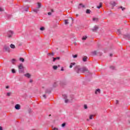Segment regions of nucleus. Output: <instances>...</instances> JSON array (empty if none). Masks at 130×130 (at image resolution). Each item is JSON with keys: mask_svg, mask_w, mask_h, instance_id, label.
I'll return each instance as SVG.
<instances>
[{"mask_svg": "<svg viewBox=\"0 0 130 130\" xmlns=\"http://www.w3.org/2000/svg\"><path fill=\"white\" fill-rule=\"evenodd\" d=\"M74 70L77 74L79 73H86L87 74H90V71L86 67H83L81 68L80 66H77L74 68Z\"/></svg>", "mask_w": 130, "mask_h": 130, "instance_id": "1", "label": "nucleus"}, {"mask_svg": "<svg viewBox=\"0 0 130 130\" xmlns=\"http://www.w3.org/2000/svg\"><path fill=\"white\" fill-rule=\"evenodd\" d=\"M18 69L19 73H24L25 68H24V66H23V63H20L19 64V66H18Z\"/></svg>", "mask_w": 130, "mask_h": 130, "instance_id": "2", "label": "nucleus"}, {"mask_svg": "<svg viewBox=\"0 0 130 130\" xmlns=\"http://www.w3.org/2000/svg\"><path fill=\"white\" fill-rule=\"evenodd\" d=\"M7 34L8 35L9 38H11V37H12L13 36V35L14 34V32L12 31L11 30H10L7 32Z\"/></svg>", "mask_w": 130, "mask_h": 130, "instance_id": "3", "label": "nucleus"}, {"mask_svg": "<svg viewBox=\"0 0 130 130\" xmlns=\"http://www.w3.org/2000/svg\"><path fill=\"white\" fill-rule=\"evenodd\" d=\"M4 49H5V51H7L8 52H10V47L7 45H5L4 47Z\"/></svg>", "mask_w": 130, "mask_h": 130, "instance_id": "4", "label": "nucleus"}, {"mask_svg": "<svg viewBox=\"0 0 130 130\" xmlns=\"http://www.w3.org/2000/svg\"><path fill=\"white\" fill-rule=\"evenodd\" d=\"M62 96H63V99L65 100V103H69V100L67 99V98H68V96H67V94H62Z\"/></svg>", "mask_w": 130, "mask_h": 130, "instance_id": "5", "label": "nucleus"}, {"mask_svg": "<svg viewBox=\"0 0 130 130\" xmlns=\"http://www.w3.org/2000/svg\"><path fill=\"white\" fill-rule=\"evenodd\" d=\"M98 29H99V27L97 25H95L94 28L92 29V31L93 32H96Z\"/></svg>", "mask_w": 130, "mask_h": 130, "instance_id": "6", "label": "nucleus"}, {"mask_svg": "<svg viewBox=\"0 0 130 130\" xmlns=\"http://www.w3.org/2000/svg\"><path fill=\"white\" fill-rule=\"evenodd\" d=\"M15 108L17 110H19V109H21V106L19 104H17L15 106Z\"/></svg>", "mask_w": 130, "mask_h": 130, "instance_id": "7", "label": "nucleus"}, {"mask_svg": "<svg viewBox=\"0 0 130 130\" xmlns=\"http://www.w3.org/2000/svg\"><path fill=\"white\" fill-rule=\"evenodd\" d=\"M81 8H85V5H83V4H79L78 9V10H80V9H81Z\"/></svg>", "mask_w": 130, "mask_h": 130, "instance_id": "8", "label": "nucleus"}, {"mask_svg": "<svg viewBox=\"0 0 130 130\" xmlns=\"http://www.w3.org/2000/svg\"><path fill=\"white\" fill-rule=\"evenodd\" d=\"M39 9L40 8H38V7H37L36 9H34L33 11L35 13H36V14H37L40 11Z\"/></svg>", "mask_w": 130, "mask_h": 130, "instance_id": "9", "label": "nucleus"}, {"mask_svg": "<svg viewBox=\"0 0 130 130\" xmlns=\"http://www.w3.org/2000/svg\"><path fill=\"white\" fill-rule=\"evenodd\" d=\"M45 93L46 94H50V93H51V90L50 89H46L45 91Z\"/></svg>", "mask_w": 130, "mask_h": 130, "instance_id": "10", "label": "nucleus"}, {"mask_svg": "<svg viewBox=\"0 0 130 130\" xmlns=\"http://www.w3.org/2000/svg\"><path fill=\"white\" fill-rule=\"evenodd\" d=\"M56 59L59 60L60 59V57H57L56 58L53 57V61H55Z\"/></svg>", "mask_w": 130, "mask_h": 130, "instance_id": "11", "label": "nucleus"}, {"mask_svg": "<svg viewBox=\"0 0 130 130\" xmlns=\"http://www.w3.org/2000/svg\"><path fill=\"white\" fill-rule=\"evenodd\" d=\"M25 77H26V78H30L31 77V75L29 73H27L26 74H24Z\"/></svg>", "mask_w": 130, "mask_h": 130, "instance_id": "12", "label": "nucleus"}, {"mask_svg": "<svg viewBox=\"0 0 130 130\" xmlns=\"http://www.w3.org/2000/svg\"><path fill=\"white\" fill-rule=\"evenodd\" d=\"M98 93H100V89L99 88H98L95 91V94H97Z\"/></svg>", "mask_w": 130, "mask_h": 130, "instance_id": "13", "label": "nucleus"}, {"mask_svg": "<svg viewBox=\"0 0 130 130\" xmlns=\"http://www.w3.org/2000/svg\"><path fill=\"white\" fill-rule=\"evenodd\" d=\"M37 5H38L37 8H38V9H41V3L38 2V3H37Z\"/></svg>", "mask_w": 130, "mask_h": 130, "instance_id": "14", "label": "nucleus"}, {"mask_svg": "<svg viewBox=\"0 0 130 130\" xmlns=\"http://www.w3.org/2000/svg\"><path fill=\"white\" fill-rule=\"evenodd\" d=\"M123 38H127L128 39H129V38H130L129 35H125L123 36Z\"/></svg>", "mask_w": 130, "mask_h": 130, "instance_id": "15", "label": "nucleus"}, {"mask_svg": "<svg viewBox=\"0 0 130 130\" xmlns=\"http://www.w3.org/2000/svg\"><path fill=\"white\" fill-rule=\"evenodd\" d=\"M110 4L112 6V7H115V5H116L115 4V2H111Z\"/></svg>", "mask_w": 130, "mask_h": 130, "instance_id": "16", "label": "nucleus"}, {"mask_svg": "<svg viewBox=\"0 0 130 130\" xmlns=\"http://www.w3.org/2000/svg\"><path fill=\"white\" fill-rule=\"evenodd\" d=\"M88 59V57L87 56H84L83 58V61L86 62L87 61V59Z\"/></svg>", "mask_w": 130, "mask_h": 130, "instance_id": "17", "label": "nucleus"}, {"mask_svg": "<svg viewBox=\"0 0 130 130\" xmlns=\"http://www.w3.org/2000/svg\"><path fill=\"white\" fill-rule=\"evenodd\" d=\"M75 64H76V62L71 63V64L70 66V69H72L73 68V66H75Z\"/></svg>", "mask_w": 130, "mask_h": 130, "instance_id": "18", "label": "nucleus"}, {"mask_svg": "<svg viewBox=\"0 0 130 130\" xmlns=\"http://www.w3.org/2000/svg\"><path fill=\"white\" fill-rule=\"evenodd\" d=\"M86 14H91V11L90 10V9H87L86 11Z\"/></svg>", "mask_w": 130, "mask_h": 130, "instance_id": "19", "label": "nucleus"}, {"mask_svg": "<svg viewBox=\"0 0 130 130\" xmlns=\"http://www.w3.org/2000/svg\"><path fill=\"white\" fill-rule=\"evenodd\" d=\"M10 47L11 48H13V49L16 48V46H15V45L12 44L10 45Z\"/></svg>", "mask_w": 130, "mask_h": 130, "instance_id": "20", "label": "nucleus"}, {"mask_svg": "<svg viewBox=\"0 0 130 130\" xmlns=\"http://www.w3.org/2000/svg\"><path fill=\"white\" fill-rule=\"evenodd\" d=\"M48 56H50V55H52V56H54V53H48Z\"/></svg>", "mask_w": 130, "mask_h": 130, "instance_id": "21", "label": "nucleus"}, {"mask_svg": "<svg viewBox=\"0 0 130 130\" xmlns=\"http://www.w3.org/2000/svg\"><path fill=\"white\" fill-rule=\"evenodd\" d=\"M101 8H102V3L101 2L100 3V6H97V8L98 9H100Z\"/></svg>", "mask_w": 130, "mask_h": 130, "instance_id": "22", "label": "nucleus"}, {"mask_svg": "<svg viewBox=\"0 0 130 130\" xmlns=\"http://www.w3.org/2000/svg\"><path fill=\"white\" fill-rule=\"evenodd\" d=\"M65 25L69 24V19H66L64 20Z\"/></svg>", "mask_w": 130, "mask_h": 130, "instance_id": "23", "label": "nucleus"}, {"mask_svg": "<svg viewBox=\"0 0 130 130\" xmlns=\"http://www.w3.org/2000/svg\"><path fill=\"white\" fill-rule=\"evenodd\" d=\"M117 34H118V35H120V34H121V32L120 31V29H118L117 31Z\"/></svg>", "mask_w": 130, "mask_h": 130, "instance_id": "24", "label": "nucleus"}, {"mask_svg": "<svg viewBox=\"0 0 130 130\" xmlns=\"http://www.w3.org/2000/svg\"><path fill=\"white\" fill-rule=\"evenodd\" d=\"M19 60H20V61H22V62H24V61H25V59L22 57L20 58Z\"/></svg>", "mask_w": 130, "mask_h": 130, "instance_id": "25", "label": "nucleus"}, {"mask_svg": "<svg viewBox=\"0 0 130 130\" xmlns=\"http://www.w3.org/2000/svg\"><path fill=\"white\" fill-rule=\"evenodd\" d=\"M87 38H88V37H87V36H83L82 37V40H86V39H87Z\"/></svg>", "mask_w": 130, "mask_h": 130, "instance_id": "26", "label": "nucleus"}, {"mask_svg": "<svg viewBox=\"0 0 130 130\" xmlns=\"http://www.w3.org/2000/svg\"><path fill=\"white\" fill-rule=\"evenodd\" d=\"M11 72L13 74H16V70L14 69H12Z\"/></svg>", "mask_w": 130, "mask_h": 130, "instance_id": "27", "label": "nucleus"}, {"mask_svg": "<svg viewBox=\"0 0 130 130\" xmlns=\"http://www.w3.org/2000/svg\"><path fill=\"white\" fill-rule=\"evenodd\" d=\"M92 54H93V55H96V54H97V52L96 51H94L93 52H91Z\"/></svg>", "mask_w": 130, "mask_h": 130, "instance_id": "28", "label": "nucleus"}, {"mask_svg": "<svg viewBox=\"0 0 130 130\" xmlns=\"http://www.w3.org/2000/svg\"><path fill=\"white\" fill-rule=\"evenodd\" d=\"M40 30H41V31H44V30H45V28L44 27H41L40 28Z\"/></svg>", "mask_w": 130, "mask_h": 130, "instance_id": "29", "label": "nucleus"}, {"mask_svg": "<svg viewBox=\"0 0 130 130\" xmlns=\"http://www.w3.org/2000/svg\"><path fill=\"white\" fill-rule=\"evenodd\" d=\"M15 61H16V59H12V63H13V64H15Z\"/></svg>", "mask_w": 130, "mask_h": 130, "instance_id": "30", "label": "nucleus"}, {"mask_svg": "<svg viewBox=\"0 0 130 130\" xmlns=\"http://www.w3.org/2000/svg\"><path fill=\"white\" fill-rule=\"evenodd\" d=\"M110 69H111V70H115V67H114V66H110Z\"/></svg>", "mask_w": 130, "mask_h": 130, "instance_id": "31", "label": "nucleus"}, {"mask_svg": "<svg viewBox=\"0 0 130 130\" xmlns=\"http://www.w3.org/2000/svg\"><path fill=\"white\" fill-rule=\"evenodd\" d=\"M93 116H94L93 115H90L89 116V119H93Z\"/></svg>", "mask_w": 130, "mask_h": 130, "instance_id": "32", "label": "nucleus"}, {"mask_svg": "<svg viewBox=\"0 0 130 130\" xmlns=\"http://www.w3.org/2000/svg\"><path fill=\"white\" fill-rule=\"evenodd\" d=\"M84 109H88V106H87V105H84Z\"/></svg>", "mask_w": 130, "mask_h": 130, "instance_id": "33", "label": "nucleus"}, {"mask_svg": "<svg viewBox=\"0 0 130 130\" xmlns=\"http://www.w3.org/2000/svg\"><path fill=\"white\" fill-rule=\"evenodd\" d=\"M120 8L121 9L122 11H124V10H125V8H123L122 6H120Z\"/></svg>", "mask_w": 130, "mask_h": 130, "instance_id": "34", "label": "nucleus"}, {"mask_svg": "<svg viewBox=\"0 0 130 130\" xmlns=\"http://www.w3.org/2000/svg\"><path fill=\"white\" fill-rule=\"evenodd\" d=\"M73 57H74V58H76L78 57V55H77V54L73 55Z\"/></svg>", "mask_w": 130, "mask_h": 130, "instance_id": "35", "label": "nucleus"}, {"mask_svg": "<svg viewBox=\"0 0 130 130\" xmlns=\"http://www.w3.org/2000/svg\"><path fill=\"white\" fill-rule=\"evenodd\" d=\"M53 68L54 70H57V67L56 66H54Z\"/></svg>", "mask_w": 130, "mask_h": 130, "instance_id": "36", "label": "nucleus"}, {"mask_svg": "<svg viewBox=\"0 0 130 130\" xmlns=\"http://www.w3.org/2000/svg\"><path fill=\"white\" fill-rule=\"evenodd\" d=\"M53 86V87H56V86H57V83L55 82Z\"/></svg>", "mask_w": 130, "mask_h": 130, "instance_id": "37", "label": "nucleus"}, {"mask_svg": "<svg viewBox=\"0 0 130 130\" xmlns=\"http://www.w3.org/2000/svg\"><path fill=\"white\" fill-rule=\"evenodd\" d=\"M66 123H62V124H61V126L62 127H64V126H66Z\"/></svg>", "mask_w": 130, "mask_h": 130, "instance_id": "38", "label": "nucleus"}, {"mask_svg": "<svg viewBox=\"0 0 130 130\" xmlns=\"http://www.w3.org/2000/svg\"><path fill=\"white\" fill-rule=\"evenodd\" d=\"M92 20L93 21H98V18H93Z\"/></svg>", "mask_w": 130, "mask_h": 130, "instance_id": "39", "label": "nucleus"}, {"mask_svg": "<svg viewBox=\"0 0 130 130\" xmlns=\"http://www.w3.org/2000/svg\"><path fill=\"white\" fill-rule=\"evenodd\" d=\"M7 96H11V92H8L7 94Z\"/></svg>", "mask_w": 130, "mask_h": 130, "instance_id": "40", "label": "nucleus"}, {"mask_svg": "<svg viewBox=\"0 0 130 130\" xmlns=\"http://www.w3.org/2000/svg\"><path fill=\"white\" fill-rule=\"evenodd\" d=\"M52 130H58V128L54 127V128H53Z\"/></svg>", "mask_w": 130, "mask_h": 130, "instance_id": "41", "label": "nucleus"}, {"mask_svg": "<svg viewBox=\"0 0 130 130\" xmlns=\"http://www.w3.org/2000/svg\"><path fill=\"white\" fill-rule=\"evenodd\" d=\"M0 12H4V9L0 8Z\"/></svg>", "mask_w": 130, "mask_h": 130, "instance_id": "42", "label": "nucleus"}, {"mask_svg": "<svg viewBox=\"0 0 130 130\" xmlns=\"http://www.w3.org/2000/svg\"><path fill=\"white\" fill-rule=\"evenodd\" d=\"M43 97L45 99H46V94H44L43 95Z\"/></svg>", "mask_w": 130, "mask_h": 130, "instance_id": "43", "label": "nucleus"}, {"mask_svg": "<svg viewBox=\"0 0 130 130\" xmlns=\"http://www.w3.org/2000/svg\"><path fill=\"white\" fill-rule=\"evenodd\" d=\"M48 15L49 16H51V12H48Z\"/></svg>", "mask_w": 130, "mask_h": 130, "instance_id": "44", "label": "nucleus"}, {"mask_svg": "<svg viewBox=\"0 0 130 130\" xmlns=\"http://www.w3.org/2000/svg\"><path fill=\"white\" fill-rule=\"evenodd\" d=\"M118 103H119L118 100H116V105L118 104Z\"/></svg>", "mask_w": 130, "mask_h": 130, "instance_id": "45", "label": "nucleus"}, {"mask_svg": "<svg viewBox=\"0 0 130 130\" xmlns=\"http://www.w3.org/2000/svg\"><path fill=\"white\" fill-rule=\"evenodd\" d=\"M51 12L52 13H54V10H53V9H51Z\"/></svg>", "mask_w": 130, "mask_h": 130, "instance_id": "46", "label": "nucleus"}, {"mask_svg": "<svg viewBox=\"0 0 130 130\" xmlns=\"http://www.w3.org/2000/svg\"><path fill=\"white\" fill-rule=\"evenodd\" d=\"M6 89H9V88H10V87H9V86H7L6 87Z\"/></svg>", "mask_w": 130, "mask_h": 130, "instance_id": "47", "label": "nucleus"}, {"mask_svg": "<svg viewBox=\"0 0 130 130\" xmlns=\"http://www.w3.org/2000/svg\"><path fill=\"white\" fill-rule=\"evenodd\" d=\"M28 112H29V113H31V109H29V110H28Z\"/></svg>", "mask_w": 130, "mask_h": 130, "instance_id": "48", "label": "nucleus"}, {"mask_svg": "<svg viewBox=\"0 0 130 130\" xmlns=\"http://www.w3.org/2000/svg\"><path fill=\"white\" fill-rule=\"evenodd\" d=\"M0 130H3V127L0 126Z\"/></svg>", "mask_w": 130, "mask_h": 130, "instance_id": "49", "label": "nucleus"}, {"mask_svg": "<svg viewBox=\"0 0 130 130\" xmlns=\"http://www.w3.org/2000/svg\"><path fill=\"white\" fill-rule=\"evenodd\" d=\"M29 82H30V83H32L33 82V80H30Z\"/></svg>", "mask_w": 130, "mask_h": 130, "instance_id": "50", "label": "nucleus"}, {"mask_svg": "<svg viewBox=\"0 0 130 130\" xmlns=\"http://www.w3.org/2000/svg\"><path fill=\"white\" fill-rule=\"evenodd\" d=\"M28 8H27L26 10H25V11H26V12H28Z\"/></svg>", "mask_w": 130, "mask_h": 130, "instance_id": "51", "label": "nucleus"}, {"mask_svg": "<svg viewBox=\"0 0 130 130\" xmlns=\"http://www.w3.org/2000/svg\"><path fill=\"white\" fill-rule=\"evenodd\" d=\"M76 17H79V14H76Z\"/></svg>", "mask_w": 130, "mask_h": 130, "instance_id": "52", "label": "nucleus"}, {"mask_svg": "<svg viewBox=\"0 0 130 130\" xmlns=\"http://www.w3.org/2000/svg\"><path fill=\"white\" fill-rule=\"evenodd\" d=\"M113 54H110V56H112Z\"/></svg>", "mask_w": 130, "mask_h": 130, "instance_id": "53", "label": "nucleus"}, {"mask_svg": "<svg viewBox=\"0 0 130 130\" xmlns=\"http://www.w3.org/2000/svg\"><path fill=\"white\" fill-rule=\"evenodd\" d=\"M61 71H63V69L62 68V69H61Z\"/></svg>", "mask_w": 130, "mask_h": 130, "instance_id": "54", "label": "nucleus"}, {"mask_svg": "<svg viewBox=\"0 0 130 130\" xmlns=\"http://www.w3.org/2000/svg\"><path fill=\"white\" fill-rule=\"evenodd\" d=\"M71 19H72V21H74V19H73V18H71Z\"/></svg>", "mask_w": 130, "mask_h": 130, "instance_id": "55", "label": "nucleus"}, {"mask_svg": "<svg viewBox=\"0 0 130 130\" xmlns=\"http://www.w3.org/2000/svg\"><path fill=\"white\" fill-rule=\"evenodd\" d=\"M87 121H89V119H87Z\"/></svg>", "mask_w": 130, "mask_h": 130, "instance_id": "56", "label": "nucleus"}, {"mask_svg": "<svg viewBox=\"0 0 130 130\" xmlns=\"http://www.w3.org/2000/svg\"><path fill=\"white\" fill-rule=\"evenodd\" d=\"M49 116H51V115H49Z\"/></svg>", "mask_w": 130, "mask_h": 130, "instance_id": "57", "label": "nucleus"}, {"mask_svg": "<svg viewBox=\"0 0 130 130\" xmlns=\"http://www.w3.org/2000/svg\"><path fill=\"white\" fill-rule=\"evenodd\" d=\"M52 128H53V126H52Z\"/></svg>", "mask_w": 130, "mask_h": 130, "instance_id": "58", "label": "nucleus"}, {"mask_svg": "<svg viewBox=\"0 0 130 130\" xmlns=\"http://www.w3.org/2000/svg\"><path fill=\"white\" fill-rule=\"evenodd\" d=\"M128 122L130 123V121L129 120H128Z\"/></svg>", "mask_w": 130, "mask_h": 130, "instance_id": "59", "label": "nucleus"}]
</instances>
